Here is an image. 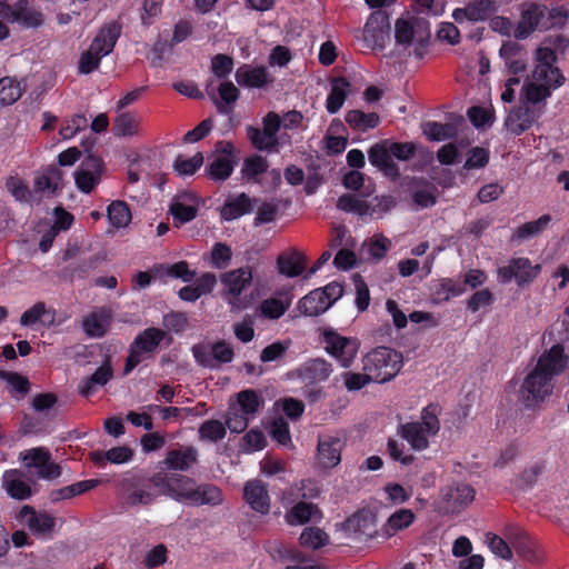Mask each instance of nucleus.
<instances>
[{
	"instance_id": "f257e3e1",
	"label": "nucleus",
	"mask_w": 569,
	"mask_h": 569,
	"mask_svg": "<svg viewBox=\"0 0 569 569\" xmlns=\"http://www.w3.org/2000/svg\"><path fill=\"white\" fill-rule=\"evenodd\" d=\"M569 356L561 343L551 346L538 359L536 367L527 375L520 391H551L555 376L565 371Z\"/></svg>"
},
{
	"instance_id": "f03ea898",
	"label": "nucleus",
	"mask_w": 569,
	"mask_h": 569,
	"mask_svg": "<svg viewBox=\"0 0 569 569\" xmlns=\"http://www.w3.org/2000/svg\"><path fill=\"white\" fill-rule=\"evenodd\" d=\"M121 31L122 27L118 21L103 24L92 39L89 48L81 53L78 61V72L80 74H90L96 71L102 58L113 51Z\"/></svg>"
},
{
	"instance_id": "7ed1b4c3",
	"label": "nucleus",
	"mask_w": 569,
	"mask_h": 569,
	"mask_svg": "<svg viewBox=\"0 0 569 569\" xmlns=\"http://www.w3.org/2000/svg\"><path fill=\"white\" fill-rule=\"evenodd\" d=\"M363 371L378 383L391 380L400 370L402 357L399 352L387 347H378L368 352L363 360Z\"/></svg>"
},
{
	"instance_id": "20e7f679",
	"label": "nucleus",
	"mask_w": 569,
	"mask_h": 569,
	"mask_svg": "<svg viewBox=\"0 0 569 569\" xmlns=\"http://www.w3.org/2000/svg\"><path fill=\"white\" fill-rule=\"evenodd\" d=\"M164 337L166 332L159 328L151 327L141 331L130 345L123 370L124 375L131 372L140 362L150 357Z\"/></svg>"
},
{
	"instance_id": "39448f33",
	"label": "nucleus",
	"mask_w": 569,
	"mask_h": 569,
	"mask_svg": "<svg viewBox=\"0 0 569 569\" xmlns=\"http://www.w3.org/2000/svg\"><path fill=\"white\" fill-rule=\"evenodd\" d=\"M321 341L325 343L326 352L343 368H349L353 363L360 348L357 338L341 336L331 328L322 330Z\"/></svg>"
},
{
	"instance_id": "423d86ee",
	"label": "nucleus",
	"mask_w": 569,
	"mask_h": 569,
	"mask_svg": "<svg viewBox=\"0 0 569 569\" xmlns=\"http://www.w3.org/2000/svg\"><path fill=\"white\" fill-rule=\"evenodd\" d=\"M192 355L197 363L204 368H219L230 363L234 358L231 343L221 339L214 342H200L192 347Z\"/></svg>"
},
{
	"instance_id": "0eeeda50",
	"label": "nucleus",
	"mask_w": 569,
	"mask_h": 569,
	"mask_svg": "<svg viewBox=\"0 0 569 569\" xmlns=\"http://www.w3.org/2000/svg\"><path fill=\"white\" fill-rule=\"evenodd\" d=\"M540 272V264H533L529 258L519 257L511 258L507 266L498 268L497 277L500 283L506 284L515 280L518 287L523 288L533 282Z\"/></svg>"
},
{
	"instance_id": "6e6552de",
	"label": "nucleus",
	"mask_w": 569,
	"mask_h": 569,
	"mask_svg": "<svg viewBox=\"0 0 569 569\" xmlns=\"http://www.w3.org/2000/svg\"><path fill=\"white\" fill-rule=\"evenodd\" d=\"M332 372V365L322 358L305 361L296 369L286 373L288 380L298 381L307 388L316 387L326 381Z\"/></svg>"
},
{
	"instance_id": "1a4fd4ad",
	"label": "nucleus",
	"mask_w": 569,
	"mask_h": 569,
	"mask_svg": "<svg viewBox=\"0 0 569 569\" xmlns=\"http://www.w3.org/2000/svg\"><path fill=\"white\" fill-rule=\"evenodd\" d=\"M216 157L207 167V173L214 181H224L233 172L236 160V148L231 141L220 140L214 146Z\"/></svg>"
},
{
	"instance_id": "9d476101",
	"label": "nucleus",
	"mask_w": 569,
	"mask_h": 569,
	"mask_svg": "<svg viewBox=\"0 0 569 569\" xmlns=\"http://www.w3.org/2000/svg\"><path fill=\"white\" fill-rule=\"evenodd\" d=\"M390 19L386 11H373L363 28V40L369 48L383 49L390 39Z\"/></svg>"
},
{
	"instance_id": "9b49d317",
	"label": "nucleus",
	"mask_w": 569,
	"mask_h": 569,
	"mask_svg": "<svg viewBox=\"0 0 569 569\" xmlns=\"http://www.w3.org/2000/svg\"><path fill=\"white\" fill-rule=\"evenodd\" d=\"M104 171L103 160L92 153H88L74 172L77 188L83 193H90L99 184Z\"/></svg>"
},
{
	"instance_id": "f8f14e48",
	"label": "nucleus",
	"mask_w": 569,
	"mask_h": 569,
	"mask_svg": "<svg viewBox=\"0 0 569 569\" xmlns=\"http://www.w3.org/2000/svg\"><path fill=\"white\" fill-rule=\"evenodd\" d=\"M368 160L372 167L377 168L391 180L396 181L400 178V168L393 161L388 139L381 140L369 148Z\"/></svg>"
},
{
	"instance_id": "ddd939ff",
	"label": "nucleus",
	"mask_w": 569,
	"mask_h": 569,
	"mask_svg": "<svg viewBox=\"0 0 569 569\" xmlns=\"http://www.w3.org/2000/svg\"><path fill=\"white\" fill-rule=\"evenodd\" d=\"M498 11L495 0H470L466 7L453 10L452 17L456 22L485 21Z\"/></svg>"
},
{
	"instance_id": "4468645a",
	"label": "nucleus",
	"mask_w": 569,
	"mask_h": 569,
	"mask_svg": "<svg viewBox=\"0 0 569 569\" xmlns=\"http://www.w3.org/2000/svg\"><path fill=\"white\" fill-rule=\"evenodd\" d=\"M220 281L224 286L227 293L231 296L229 302L236 306L242 291L250 286L252 281L251 268L241 267L224 272L220 276Z\"/></svg>"
},
{
	"instance_id": "2eb2a0df",
	"label": "nucleus",
	"mask_w": 569,
	"mask_h": 569,
	"mask_svg": "<svg viewBox=\"0 0 569 569\" xmlns=\"http://www.w3.org/2000/svg\"><path fill=\"white\" fill-rule=\"evenodd\" d=\"M499 54L510 74L518 76L527 71L528 52L522 44L516 41L503 42Z\"/></svg>"
},
{
	"instance_id": "dca6fc26",
	"label": "nucleus",
	"mask_w": 569,
	"mask_h": 569,
	"mask_svg": "<svg viewBox=\"0 0 569 569\" xmlns=\"http://www.w3.org/2000/svg\"><path fill=\"white\" fill-rule=\"evenodd\" d=\"M236 81L244 88H264L272 82L267 67L243 63L236 70Z\"/></svg>"
},
{
	"instance_id": "f3484780",
	"label": "nucleus",
	"mask_w": 569,
	"mask_h": 569,
	"mask_svg": "<svg viewBox=\"0 0 569 569\" xmlns=\"http://www.w3.org/2000/svg\"><path fill=\"white\" fill-rule=\"evenodd\" d=\"M539 113L525 104L512 109L505 120V127L515 136H520L529 130L538 120Z\"/></svg>"
},
{
	"instance_id": "a211bd4d",
	"label": "nucleus",
	"mask_w": 569,
	"mask_h": 569,
	"mask_svg": "<svg viewBox=\"0 0 569 569\" xmlns=\"http://www.w3.org/2000/svg\"><path fill=\"white\" fill-rule=\"evenodd\" d=\"M199 211L197 199L189 193L180 196L170 204L169 212L172 214L176 227L192 221Z\"/></svg>"
},
{
	"instance_id": "6ab92c4d",
	"label": "nucleus",
	"mask_w": 569,
	"mask_h": 569,
	"mask_svg": "<svg viewBox=\"0 0 569 569\" xmlns=\"http://www.w3.org/2000/svg\"><path fill=\"white\" fill-rule=\"evenodd\" d=\"M253 211L252 199L244 192L236 197H228L220 209V218L223 221H232Z\"/></svg>"
},
{
	"instance_id": "aec40b11",
	"label": "nucleus",
	"mask_w": 569,
	"mask_h": 569,
	"mask_svg": "<svg viewBox=\"0 0 569 569\" xmlns=\"http://www.w3.org/2000/svg\"><path fill=\"white\" fill-rule=\"evenodd\" d=\"M56 320V310L47 308L43 301L36 302L31 308L27 309L20 318V323L24 327H32L38 321L44 326H52Z\"/></svg>"
},
{
	"instance_id": "412c9836",
	"label": "nucleus",
	"mask_w": 569,
	"mask_h": 569,
	"mask_svg": "<svg viewBox=\"0 0 569 569\" xmlns=\"http://www.w3.org/2000/svg\"><path fill=\"white\" fill-rule=\"evenodd\" d=\"M350 82L345 77H337L331 81L330 92L326 100V109L328 113H337L343 106L348 93Z\"/></svg>"
},
{
	"instance_id": "4be33fe9",
	"label": "nucleus",
	"mask_w": 569,
	"mask_h": 569,
	"mask_svg": "<svg viewBox=\"0 0 569 569\" xmlns=\"http://www.w3.org/2000/svg\"><path fill=\"white\" fill-rule=\"evenodd\" d=\"M62 172L56 166L47 167L43 172L34 179V190L47 196L54 194L61 188Z\"/></svg>"
},
{
	"instance_id": "5701e85b",
	"label": "nucleus",
	"mask_w": 569,
	"mask_h": 569,
	"mask_svg": "<svg viewBox=\"0 0 569 569\" xmlns=\"http://www.w3.org/2000/svg\"><path fill=\"white\" fill-rule=\"evenodd\" d=\"M321 295H323V292H320L319 289H315L302 297L297 306L300 313L308 317H316L326 312L330 308V302L326 301Z\"/></svg>"
},
{
	"instance_id": "b1692460",
	"label": "nucleus",
	"mask_w": 569,
	"mask_h": 569,
	"mask_svg": "<svg viewBox=\"0 0 569 569\" xmlns=\"http://www.w3.org/2000/svg\"><path fill=\"white\" fill-rule=\"evenodd\" d=\"M552 218L550 214H542L537 220L526 222L519 226L512 233L511 240L522 242L540 236L550 224Z\"/></svg>"
},
{
	"instance_id": "393cba45",
	"label": "nucleus",
	"mask_w": 569,
	"mask_h": 569,
	"mask_svg": "<svg viewBox=\"0 0 569 569\" xmlns=\"http://www.w3.org/2000/svg\"><path fill=\"white\" fill-rule=\"evenodd\" d=\"M346 122L357 131L366 132L379 126L380 118L376 112L366 113L361 110H349L345 117Z\"/></svg>"
},
{
	"instance_id": "a878e982",
	"label": "nucleus",
	"mask_w": 569,
	"mask_h": 569,
	"mask_svg": "<svg viewBox=\"0 0 569 569\" xmlns=\"http://www.w3.org/2000/svg\"><path fill=\"white\" fill-rule=\"evenodd\" d=\"M277 263L280 273L295 278L303 272L306 259L300 252L293 251L290 254L279 256Z\"/></svg>"
},
{
	"instance_id": "bb28decb",
	"label": "nucleus",
	"mask_w": 569,
	"mask_h": 569,
	"mask_svg": "<svg viewBox=\"0 0 569 569\" xmlns=\"http://www.w3.org/2000/svg\"><path fill=\"white\" fill-rule=\"evenodd\" d=\"M14 21L24 28H37L43 23V17L41 12L30 9L27 0H19L16 3L12 22Z\"/></svg>"
},
{
	"instance_id": "cd10ccee",
	"label": "nucleus",
	"mask_w": 569,
	"mask_h": 569,
	"mask_svg": "<svg viewBox=\"0 0 569 569\" xmlns=\"http://www.w3.org/2000/svg\"><path fill=\"white\" fill-rule=\"evenodd\" d=\"M220 100H214L216 108L221 114L232 112V104L239 99L240 92L231 81L221 82L218 88Z\"/></svg>"
},
{
	"instance_id": "c85d7f7f",
	"label": "nucleus",
	"mask_w": 569,
	"mask_h": 569,
	"mask_svg": "<svg viewBox=\"0 0 569 569\" xmlns=\"http://www.w3.org/2000/svg\"><path fill=\"white\" fill-rule=\"evenodd\" d=\"M109 222L117 229L127 227L131 219V212L124 201H112L107 208Z\"/></svg>"
},
{
	"instance_id": "c756f323",
	"label": "nucleus",
	"mask_w": 569,
	"mask_h": 569,
	"mask_svg": "<svg viewBox=\"0 0 569 569\" xmlns=\"http://www.w3.org/2000/svg\"><path fill=\"white\" fill-rule=\"evenodd\" d=\"M22 88L20 81L12 77H3L0 79V103L10 106L20 99Z\"/></svg>"
},
{
	"instance_id": "7c9ffc66",
	"label": "nucleus",
	"mask_w": 569,
	"mask_h": 569,
	"mask_svg": "<svg viewBox=\"0 0 569 569\" xmlns=\"http://www.w3.org/2000/svg\"><path fill=\"white\" fill-rule=\"evenodd\" d=\"M139 120L131 112H122L114 118L113 133L118 137H131L138 132Z\"/></svg>"
},
{
	"instance_id": "2f4dec72",
	"label": "nucleus",
	"mask_w": 569,
	"mask_h": 569,
	"mask_svg": "<svg viewBox=\"0 0 569 569\" xmlns=\"http://www.w3.org/2000/svg\"><path fill=\"white\" fill-rule=\"evenodd\" d=\"M269 168L268 160L260 154L247 157L241 169L242 176L252 181H257V177L264 173Z\"/></svg>"
},
{
	"instance_id": "473e14b6",
	"label": "nucleus",
	"mask_w": 569,
	"mask_h": 569,
	"mask_svg": "<svg viewBox=\"0 0 569 569\" xmlns=\"http://www.w3.org/2000/svg\"><path fill=\"white\" fill-rule=\"evenodd\" d=\"M466 291V288L460 282L451 278H443L435 286L433 295L443 301H448L452 297H458Z\"/></svg>"
},
{
	"instance_id": "72a5a7b5",
	"label": "nucleus",
	"mask_w": 569,
	"mask_h": 569,
	"mask_svg": "<svg viewBox=\"0 0 569 569\" xmlns=\"http://www.w3.org/2000/svg\"><path fill=\"white\" fill-rule=\"evenodd\" d=\"M107 316L99 312H91L84 317L82 328L89 337L101 338L106 335Z\"/></svg>"
},
{
	"instance_id": "f704fd0d",
	"label": "nucleus",
	"mask_w": 569,
	"mask_h": 569,
	"mask_svg": "<svg viewBox=\"0 0 569 569\" xmlns=\"http://www.w3.org/2000/svg\"><path fill=\"white\" fill-rule=\"evenodd\" d=\"M113 377V370L110 360L107 359L96 371L90 376L88 381L79 391H91L93 386H106Z\"/></svg>"
},
{
	"instance_id": "c9c22d12",
	"label": "nucleus",
	"mask_w": 569,
	"mask_h": 569,
	"mask_svg": "<svg viewBox=\"0 0 569 569\" xmlns=\"http://www.w3.org/2000/svg\"><path fill=\"white\" fill-rule=\"evenodd\" d=\"M423 133L431 141H442L455 136V128L450 123L429 121L423 126Z\"/></svg>"
},
{
	"instance_id": "e433bc0d",
	"label": "nucleus",
	"mask_w": 569,
	"mask_h": 569,
	"mask_svg": "<svg viewBox=\"0 0 569 569\" xmlns=\"http://www.w3.org/2000/svg\"><path fill=\"white\" fill-rule=\"evenodd\" d=\"M337 208L341 211L353 212L359 216H365L369 212V204L366 200L358 199L349 193L339 197Z\"/></svg>"
},
{
	"instance_id": "4c0bfd02",
	"label": "nucleus",
	"mask_w": 569,
	"mask_h": 569,
	"mask_svg": "<svg viewBox=\"0 0 569 569\" xmlns=\"http://www.w3.org/2000/svg\"><path fill=\"white\" fill-rule=\"evenodd\" d=\"M536 73L539 78L546 77V70L551 71V67H555L557 54L555 50L549 47H540L536 50Z\"/></svg>"
},
{
	"instance_id": "58836bf2",
	"label": "nucleus",
	"mask_w": 569,
	"mask_h": 569,
	"mask_svg": "<svg viewBox=\"0 0 569 569\" xmlns=\"http://www.w3.org/2000/svg\"><path fill=\"white\" fill-rule=\"evenodd\" d=\"M232 259L231 248L222 242H216L211 249L210 263L216 269H226Z\"/></svg>"
},
{
	"instance_id": "ea45409f",
	"label": "nucleus",
	"mask_w": 569,
	"mask_h": 569,
	"mask_svg": "<svg viewBox=\"0 0 569 569\" xmlns=\"http://www.w3.org/2000/svg\"><path fill=\"white\" fill-rule=\"evenodd\" d=\"M203 163V154L197 152L189 159L178 156L174 160L173 168L179 174L190 176L193 174Z\"/></svg>"
},
{
	"instance_id": "a19ab883",
	"label": "nucleus",
	"mask_w": 569,
	"mask_h": 569,
	"mask_svg": "<svg viewBox=\"0 0 569 569\" xmlns=\"http://www.w3.org/2000/svg\"><path fill=\"white\" fill-rule=\"evenodd\" d=\"M489 150L481 147H473L467 153L463 168L467 170L482 169L489 163Z\"/></svg>"
},
{
	"instance_id": "79ce46f5",
	"label": "nucleus",
	"mask_w": 569,
	"mask_h": 569,
	"mask_svg": "<svg viewBox=\"0 0 569 569\" xmlns=\"http://www.w3.org/2000/svg\"><path fill=\"white\" fill-rule=\"evenodd\" d=\"M97 267V259L90 257L88 259H83L76 263L69 264L64 272L70 278V280L74 279H84L88 277L89 272Z\"/></svg>"
},
{
	"instance_id": "37998d69",
	"label": "nucleus",
	"mask_w": 569,
	"mask_h": 569,
	"mask_svg": "<svg viewBox=\"0 0 569 569\" xmlns=\"http://www.w3.org/2000/svg\"><path fill=\"white\" fill-rule=\"evenodd\" d=\"M233 66V59L223 53H218L211 59V70L218 79L227 78L231 73Z\"/></svg>"
},
{
	"instance_id": "c03bdc74",
	"label": "nucleus",
	"mask_w": 569,
	"mask_h": 569,
	"mask_svg": "<svg viewBox=\"0 0 569 569\" xmlns=\"http://www.w3.org/2000/svg\"><path fill=\"white\" fill-rule=\"evenodd\" d=\"M162 325L169 331L181 333L188 326L187 315L179 311H171L166 313L162 319Z\"/></svg>"
},
{
	"instance_id": "a18cd8bd",
	"label": "nucleus",
	"mask_w": 569,
	"mask_h": 569,
	"mask_svg": "<svg viewBox=\"0 0 569 569\" xmlns=\"http://www.w3.org/2000/svg\"><path fill=\"white\" fill-rule=\"evenodd\" d=\"M552 89L550 86L537 84L530 82L525 87V96L528 102L539 103L551 96Z\"/></svg>"
},
{
	"instance_id": "49530a36",
	"label": "nucleus",
	"mask_w": 569,
	"mask_h": 569,
	"mask_svg": "<svg viewBox=\"0 0 569 569\" xmlns=\"http://www.w3.org/2000/svg\"><path fill=\"white\" fill-rule=\"evenodd\" d=\"M287 309L288 305L276 298L266 299L260 305L261 313L269 319H279Z\"/></svg>"
},
{
	"instance_id": "de8ad7c7",
	"label": "nucleus",
	"mask_w": 569,
	"mask_h": 569,
	"mask_svg": "<svg viewBox=\"0 0 569 569\" xmlns=\"http://www.w3.org/2000/svg\"><path fill=\"white\" fill-rule=\"evenodd\" d=\"M0 379L3 380L10 391H29L30 382L27 377L12 371H0Z\"/></svg>"
},
{
	"instance_id": "09e8293b",
	"label": "nucleus",
	"mask_w": 569,
	"mask_h": 569,
	"mask_svg": "<svg viewBox=\"0 0 569 569\" xmlns=\"http://www.w3.org/2000/svg\"><path fill=\"white\" fill-rule=\"evenodd\" d=\"M213 128V120L211 118H207L202 120L198 126H196L192 130H189L183 136L184 143H193L203 138H206Z\"/></svg>"
},
{
	"instance_id": "8fccbe9b",
	"label": "nucleus",
	"mask_w": 569,
	"mask_h": 569,
	"mask_svg": "<svg viewBox=\"0 0 569 569\" xmlns=\"http://www.w3.org/2000/svg\"><path fill=\"white\" fill-rule=\"evenodd\" d=\"M390 152L393 159L399 161H408L416 154V144L413 142H396L389 140Z\"/></svg>"
},
{
	"instance_id": "3c124183",
	"label": "nucleus",
	"mask_w": 569,
	"mask_h": 569,
	"mask_svg": "<svg viewBox=\"0 0 569 569\" xmlns=\"http://www.w3.org/2000/svg\"><path fill=\"white\" fill-rule=\"evenodd\" d=\"M495 298L489 289H481L471 295L467 302V308L471 312H477L482 307L490 306Z\"/></svg>"
},
{
	"instance_id": "603ef678",
	"label": "nucleus",
	"mask_w": 569,
	"mask_h": 569,
	"mask_svg": "<svg viewBox=\"0 0 569 569\" xmlns=\"http://www.w3.org/2000/svg\"><path fill=\"white\" fill-rule=\"evenodd\" d=\"M289 348L288 342L276 341L264 347L260 353L262 362H271L280 359Z\"/></svg>"
},
{
	"instance_id": "864d4df0",
	"label": "nucleus",
	"mask_w": 569,
	"mask_h": 569,
	"mask_svg": "<svg viewBox=\"0 0 569 569\" xmlns=\"http://www.w3.org/2000/svg\"><path fill=\"white\" fill-rule=\"evenodd\" d=\"M342 378L345 380V386L348 391H358L363 388L369 381H372L369 378V373L363 371V373L359 372H343Z\"/></svg>"
},
{
	"instance_id": "5fc2aeb1",
	"label": "nucleus",
	"mask_w": 569,
	"mask_h": 569,
	"mask_svg": "<svg viewBox=\"0 0 569 569\" xmlns=\"http://www.w3.org/2000/svg\"><path fill=\"white\" fill-rule=\"evenodd\" d=\"M532 77L535 80L539 81L540 84L550 86L552 90L561 87L566 81L565 76L562 74V72L560 71V69L558 67H551L550 72L548 70H546L545 78H539L537 76L536 69H535Z\"/></svg>"
},
{
	"instance_id": "6e6d98bb",
	"label": "nucleus",
	"mask_w": 569,
	"mask_h": 569,
	"mask_svg": "<svg viewBox=\"0 0 569 569\" xmlns=\"http://www.w3.org/2000/svg\"><path fill=\"white\" fill-rule=\"evenodd\" d=\"M413 27L412 24L403 19L396 21L395 38L399 44H410L413 39Z\"/></svg>"
},
{
	"instance_id": "4d7b16f0",
	"label": "nucleus",
	"mask_w": 569,
	"mask_h": 569,
	"mask_svg": "<svg viewBox=\"0 0 569 569\" xmlns=\"http://www.w3.org/2000/svg\"><path fill=\"white\" fill-rule=\"evenodd\" d=\"M503 191L505 189L502 186L491 182L482 186L479 189L477 199L480 203H488L498 199L503 193Z\"/></svg>"
},
{
	"instance_id": "13d9d810",
	"label": "nucleus",
	"mask_w": 569,
	"mask_h": 569,
	"mask_svg": "<svg viewBox=\"0 0 569 569\" xmlns=\"http://www.w3.org/2000/svg\"><path fill=\"white\" fill-rule=\"evenodd\" d=\"M167 273L184 282H190L196 277V271L190 270L188 262L183 260L169 266Z\"/></svg>"
},
{
	"instance_id": "bf43d9fd",
	"label": "nucleus",
	"mask_w": 569,
	"mask_h": 569,
	"mask_svg": "<svg viewBox=\"0 0 569 569\" xmlns=\"http://www.w3.org/2000/svg\"><path fill=\"white\" fill-rule=\"evenodd\" d=\"M54 223L51 229L56 232L70 229L74 219L73 216L62 207H57L54 209Z\"/></svg>"
},
{
	"instance_id": "052dcab7",
	"label": "nucleus",
	"mask_w": 569,
	"mask_h": 569,
	"mask_svg": "<svg viewBox=\"0 0 569 569\" xmlns=\"http://www.w3.org/2000/svg\"><path fill=\"white\" fill-rule=\"evenodd\" d=\"M192 33V26L187 20H179L173 27V34L170 46H177L184 41Z\"/></svg>"
},
{
	"instance_id": "680f3d73",
	"label": "nucleus",
	"mask_w": 569,
	"mask_h": 569,
	"mask_svg": "<svg viewBox=\"0 0 569 569\" xmlns=\"http://www.w3.org/2000/svg\"><path fill=\"white\" fill-rule=\"evenodd\" d=\"M233 331L236 338L243 343L250 342L254 337L253 325L249 319H243L241 322L236 323Z\"/></svg>"
},
{
	"instance_id": "e2e57ef3",
	"label": "nucleus",
	"mask_w": 569,
	"mask_h": 569,
	"mask_svg": "<svg viewBox=\"0 0 569 569\" xmlns=\"http://www.w3.org/2000/svg\"><path fill=\"white\" fill-rule=\"evenodd\" d=\"M276 216L277 207L270 202H263L257 211L254 224L259 226L263 223H270L276 219Z\"/></svg>"
},
{
	"instance_id": "0e129e2a",
	"label": "nucleus",
	"mask_w": 569,
	"mask_h": 569,
	"mask_svg": "<svg viewBox=\"0 0 569 569\" xmlns=\"http://www.w3.org/2000/svg\"><path fill=\"white\" fill-rule=\"evenodd\" d=\"M438 38L445 40L450 44H457L460 40L459 29L451 22L441 23L438 30Z\"/></svg>"
},
{
	"instance_id": "69168bd1",
	"label": "nucleus",
	"mask_w": 569,
	"mask_h": 569,
	"mask_svg": "<svg viewBox=\"0 0 569 569\" xmlns=\"http://www.w3.org/2000/svg\"><path fill=\"white\" fill-rule=\"evenodd\" d=\"M459 156V150L455 143L442 146L437 152V159L441 164H453Z\"/></svg>"
},
{
	"instance_id": "338daca9",
	"label": "nucleus",
	"mask_w": 569,
	"mask_h": 569,
	"mask_svg": "<svg viewBox=\"0 0 569 569\" xmlns=\"http://www.w3.org/2000/svg\"><path fill=\"white\" fill-rule=\"evenodd\" d=\"M333 263L338 269L349 270L356 263V254L353 251L342 248L336 253Z\"/></svg>"
},
{
	"instance_id": "774afa93",
	"label": "nucleus",
	"mask_w": 569,
	"mask_h": 569,
	"mask_svg": "<svg viewBox=\"0 0 569 569\" xmlns=\"http://www.w3.org/2000/svg\"><path fill=\"white\" fill-rule=\"evenodd\" d=\"M365 183V174L358 170H350L342 177V184L346 189L358 191Z\"/></svg>"
}]
</instances>
